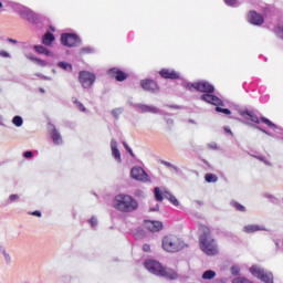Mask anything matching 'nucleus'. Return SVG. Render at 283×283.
<instances>
[{
  "label": "nucleus",
  "instance_id": "46",
  "mask_svg": "<svg viewBox=\"0 0 283 283\" xmlns=\"http://www.w3.org/2000/svg\"><path fill=\"white\" fill-rule=\"evenodd\" d=\"M143 249L146 253H149V251H151V247H149V244H144Z\"/></svg>",
  "mask_w": 283,
  "mask_h": 283
},
{
  "label": "nucleus",
  "instance_id": "29",
  "mask_svg": "<svg viewBox=\"0 0 283 283\" xmlns=\"http://www.w3.org/2000/svg\"><path fill=\"white\" fill-rule=\"evenodd\" d=\"M213 277H216V271L213 270H207L202 274V280H213Z\"/></svg>",
  "mask_w": 283,
  "mask_h": 283
},
{
  "label": "nucleus",
  "instance_id": "54",
  "mask_svg": "<svg viewBox=\"0 0 283 283\" xmlns=\"http://www.w3.org/2000/svg\"><path fill=\"white\" fill-rule=\"evenodd\" d=\"M168 125H174V120L168 119Z\"/></svg>",
  "mask_w": 283,
  "mask_h": 283
},
{
  "label": "nucleus",
  "instance_id": "15",
  "mask_svg": "<svg viewBox=\"0 0 283 283\" xmlns=\"http://www.w3.org/2000/svg\"><path fill=\"white\" fill-rule=\"evenodd\" d=\"M248 21L252 25H262L264 23V17L255 11H250L248 13Z\"/></svg>",
  "mask_w": 283,
  "mask_h": 283
},
{
  "label": "nucleus",
  "instance_id": "38",
  "mask_svg": "<svg viewBox=\"0 0 283 283\" xmlns=\"http://www.w3.org/2000/svg\"><path fill=\"white\" fill-rule=\"evenodd\" d=\"M112 114H113L114 118H118V116H120V114H123V108H114L112 111Z\"/></svg>",
  "mask_w": 283,
  "mask_h": 283
},
{
  "label": "nucleus",
  "instance_id": "8",
  "mask_svg": "<svg viewBox=\"0 0 283 283\" xmlns=\"http://www.w3.org/2000/svg\"><path fill=\"white\" fill-rule=\"evenodd\" d=\"M18 14H20L21 19L29 21V23H39V21H41V15L30 10L28 7H18Z\"/></svg>",
  "mask_w": 283,
  "mask_h": 283
},
{
  "label": "nucleus",
  "instance_id": "40",
  "mask_svg": "<svg viewBox=\"0 0 283 283\" xmlns=\"http://www.w3.org/2000/svg\"><path fill=\"white\" fill-rule=\"evenodd\" d=\"M126 151H128V154L132 156V158H134V151L132 150V148L127 145V143H123Z\"/></svg>",
  "mask_w": 283,
  "mask_h": 283
},
{
  "label": "nucleus",
  "instance_id": "20",
  "mask_svg": "<svg viewBox=\"0 0 283 283\" xmlns=\"http://www.w3.org/2000/svg\"><path fill=\"white\" fill-rule=\"evenodd\" d=\"M160 76H163V78H180V74L178 72L169 69H163L160 71Z\"/></svg>",
  "mask_w": 283,
  "mask_h": 283
},
{
  "label": "nucleus",
  "instance_id": "58",
  "mask_svg": "<svg viewBox=\"0 0 283 283\" xmlns=\"http://www.w3.org/2000/svg\"><path fill=\"white\" fill-rule=\"evenodd\" d=\"M40 92H42V93H43V92H45V90H43V88H40Z\"/></svg>",
  "mask_w": 283,
  "mask_h": 283
},
{
  "label": "nucleus",
  "instance_id": "44",
  "mask_svg": "<svg viewBox=\"0 0 283 283\" xmlns=\"http://www.w3.org/2000/svg\"><path fill=\"white\" fill-rule=\"evenodd\" d=\"M231 271H232V275H238L240 273V268L234 265L232 266Z\"/></svg>",
  "mask_w": 283,
  "mask_h": 283
},
{
  "label": "nucleus",
  "instance_id": "14",
  "mask_svg": "<svg viewBox=\"0 0 283 283\" xmlns=\"http://www.w3.org/2000/svg\"><path fill=\"white\" fill-rule=\"evenodd\" d=\"M144 227L151 233H158V231H163L164 226L160 221L146 220Z\"/></svg>",
  "mask_w": 283,
  "mask_h": 283
},
{
  "label": "nucleus",
  "instance_id": "6",
  "mask_svg": "<svg viewBox=\"0 0 283 283\" xmlns=\"http://www.w3.org/2000/svg\"><path fill=\"white\" fill-rule=\"evenodd\" d=\"M186 88L190 90V91L191 90H197V92H202L203 94H211V95H213V93L216 92V88L213 87V85H211L207 81L188 83L186 85Z\"/></svg>",
  "mask_w": 283,
  "mask_h": 283
},
{
  "label": "nucleus",
  "instance_id": "39",
  "mask_svg": "<svg viewBox=\"0 0 283 283\" xmlns=\"http://www.w3.org/2000/svg\"><path fill=\"white\" fill-rule=\"evenodd\" d=\"M91 227L94 229V227H98V219H96V217H92L90 220H88Z\"/></svg>",
  "mask_w": 283,
  "mask_h": 283
},
{
  "label": "nucleus",
  "instance_id": "22",
  "mask_svg": "<svg viewBox=\"0 0 283 283\" xmlns=\"http://www.w3.org/2000/svg\"><path fill=\"white\" fill-rule=\"evenodd\" d=\"M243 231L245 233H255V231H269V229H265L264 226L248 224L243 228Z\"/></svg>",
  "mask_w": 283,
  "mask_h": 283
},
{
  "label": "nucleus",
  "instance_id": "9",
  "mask_svg": "<svg viewBox=\"0 0 283 283\" xmlns=\"http://www.w3.org/2000/svg\"><path fill=\"white\" fill-rule=\"evenodd\" d=\"M154 193L157 202H163V200H165L166 198L167 200H169V202H171V205H174V207H180V201H178L176 196L171 195V192L167 190L160 192V188L156 187L154 189Z\"/></svg>",
  "mask_w": 283,
  "mask_h": 283
},
{
  "label": "nucleus",
  "instance_id": "53",
  "mask_svg": "<svg viewBox=\"0 0 283 283\" xmlns=\"http://www.w3.org/2000/svg\"><path fill=\"white\" fill-rule=\"evenodd\" d=\"M150 211H158V206L156 208H150Z\"/></svg>",
  "mask_w": 283,
  "mask_h": 283
},
{
  "label": "nucleus",
  "instance_id": "3",
  "mask_svg": "<svg viewBox=\"0 0 283 283\" xmlns=\"http://www.w3.org/2000/svg\"><path fill=\"white\" fill-rule=\"evenodd\" d=\"M145 269L153 275L158 277H167V280H178V273L169 268L163 266L160 262L156 260L148 259L144 263Z\"/></svg>",
  "mask_w": 283,
  "mask_h": 283
},
{
  "label": "nucleus",
  "instance_id": "33",
  "mask_svg": "<svg viewBox=\"0 0 283 283\" xmlns=\"http://www.w3.org/2000/svg\"><path fill=\"white\" fill-rule=\"evenodd\" d=\"M231 205L234 207V209H237V211H247V208L237 201H232Z\"/></svg>",
  "mask_w": 283,
  "mask_h": 283
},
{
  "label": "nucleus",
  "instance_id": "17",
  "mask_svg": "<svg viewBox=\"0 0 283 283\" xmlns=\"http://www.w3.org/2000/svg\"><path fill=\"white\" fill-rule=\"evenodd\" d=\"M140 85L145 92H158V84H156L154 80H144L140 82Z\"/></svg>",
  "mask_w": 283,
  "mask_h": 283
},
{
  "label": "nucleus",
  "instance_id": "25",
  "mask_svg": "<svg viewBox=\"0 0 283 283\" xmlns=\"http://www.w3.org/2000/svg\"><path fill=\"white\" fill-rule=\"evenodd\" d=\"M34 50L35 52H38V54H45V56H52V51L48 50V48L43 45H34Z\"/></svg>",
  "mask_w": 283,
  "mask_h": 283
},
{
  "label": "nucleus",
  "instance_id": "59",
  "mask_svg": "<svg viewBox=\"0 0 283 283\" xmlns=\"http://www.w3.org/2000/svg\"><path fill=\"white\" fill-rule=\"evenodd\" d=\"M0 8H3V3L0 2Z\"/></svg>",
  "mask_w": 283,
  "mask_h": 283
},
{
  "label": "nucleus",
  "instance_id": "31",
  "mask_svg": "<svg viewBox=\"0 0 283 283\" xmlns=\"http://www.w3.org/2000/svg\"><path fill=\"white\" fill-rule=\"evenodd\" d=\"M13 125H15V127H21L23 125V117L21 116H14L12 119Z\"/></svg>",
  "mask_w": 283,
  "mask_h": 283
},
{
  "label": "nucleus",
  "instance_id": "55",
  "mask_svg": "<svg viewBox=\"0 0 283 283\" xmlns=\"http://www.w3.org/2000/svg\"><path fill=\"white\" fill-rule=\"evenodd\" d=\"M265 198H273V195H265Z\"/></svg>",
  "mask_w": 283,
  "mask_h": 283
},
{
  "label": "nucleus",
  "instance_id": "2",
  "mask_svg": "<svg viewBox=\"0 0 283 283\" xmlns=\"http://www.w3.org/2000/svg\"><path fill=\"white\" fill-rule=\"evenodd\" d=\"M201 235L199 238V247L206 255H218V242L211 237V229L201 226Z\"/></svg>",
  "mask_w": 283,
  "mask_h": 283
},
{
  "label": "nucleus",
  "instance_id": "52",
  "mask_svg": "<svg viewBox=\"0 0 283 283\" xmlns=\"http://www.w3.org/2000/svg\"><path fill=\"white\" fill-rule=\"evenodd\" d=\"M0 125H2V126L4 125L3 124V116L2 115H0Z\"/></svg>",
  "mask_w": 283,
  "mask_h": 283
},
{
  "label": "nucleus",
  "instance_id": "32",
  "mask_svg": "<svg viewBox=\"0 0 283 283\" xmlns=\"http://www.w3.org/2000/svg\"><path fill=\"white\" fill-rule=\"evenodd\" d=\"M205 180L206 182H216L218 180V176L214 174H206Z\"/></svg>",
  "mask_w": 283,
  "mask_h": 283
},
{
  "label": "nucleus",
  "instance_id": "12",
  "mask_svg": "<svg viewBox=\"0 0 283 283\" xmlns=\"http://www.w3.org/2000/svg\"><path fill=\"white\" fill-rule=\"evenodd\" d=\"M130 178L138 180L139 182H149V175L145 172V169L140 166H135L130 170Z\"/></svg>",
  "mask_w": 283,
  "mask_h": 283
},
{
  "label": "nucleus",
  "instance_id": "42",
  "mask_svg": "<svg viewBox=\"0 0 283 283\" xmlns=\"http://www.w3.org/2000/svg\"><path fill=\"white\" fill-rule=\"evenodd\" d=\"M0 56L3 59H10V53H8V51H0Z\"/></svg>",
  "mask_w": 283,
  "mask_h": 283
},
{
  "label": "nucleus",
  "instance_id": "43",
  "mask_svg": "<svg viewBox=\"0 0 283 283\" xmlns=\"http://www.w3.org/2000/svg\"><path fill=\"white\" fill-rule=\"evenodd\" d=\"M207 147H208V149H218V144H216V143H209L208 145H207Z\"/></svg>",
  "mask_w": 283,
  "mask_h": 283
},
{
  "label": "nucleus",
  "instance_id": "48",
  "mask_svg": "<svg viewBox=\"0 0 283 283\" xmlns=\"http://www.w3.org/2000/svg\"><path fill=\"white\" fill-rule=\"evenodd\" d=\"M31 216H36V218H41V211H33Z\"/></svg>",
  "mask_w": 283,
  "mask_h": 283
},
{
  "label": "nucleus",
  "instance_id": "37",
  "mask_svg": "<svg viewBox=\"0 0 283 283\" xmlns=\"http://www.w3.org/2000/svg\"><path fill=\"white\" fill-rule=\"evenodd\" d=\"M261 122L264 124V125H268V127H277L275 124H273V122H271L269 118L266 117H261Z\"/></svg>",
  "mask_w": 283,
  "mask_h": 283
},
{
  "label": "nucleus",
  "instance_id": "1",
  "mask_svg": "<svg viewBox=\"0 0 283 283\" xmlns=\"http://www.w3.org/2000/svg\"><path fill=\"white\" fill-rule=\"evenodd\" d=\"M113 207L117 211H120V213H134V211H137L139 203L130 195L119 193L115 196Z\"/></svg>",
  "mask_w": 283,
  "mask_h": 283
},
{
  "label": "nucleus",
  "instance_id": "16",
  "mask_svg": "<svg viewBox=\"0 0 283 283\" xmlns=\"http://www.w3.org/2000/svg\"><path fill=\"white\" fill-rule=\"evenodd\" d=\"M49 132L54 145H63V137L61 136V133L57 132L54 125L49 124Z\"/></svg>",
  "mask_w": 283,
  "mask_h": 283
},
{
  "label": "nucleus",
  "instance_id": "4",
  "mask_svg": "<svg viewBox=\"0 0 283 283\" xmlns=\"http://www.w3.org/2000/svg\"><path fill=\"white\" fill-rule=\"evenodd\" d=\"M161 247L167 253H178L182 251L187 244L185 241L176 234H167L161 240Z\"/></svg>",
  "mask_w": 283,
  "mask_h": 283
},
{
  "label": "nucleus",
  "instance_id": "45",
  "mask_svg": "<svg viewBox=\"0 0 283 283\" xmlns=\"http://www.w3.org/2000/svg\"><path fill=\"white\" fill-rule=\"evenodd\" d=\"M7 41H8V43H12L13 45H17V43H19V41H17L12 38H8Z\"/></svg>",
  "mask_w": 283,
  "mask_h": 283
},
{
  "label": "nucleus",
  "instance_id": "27",
  "mask_svg": "<svg viewBox=\"0 0 283 283\" xmlns=\"http://www.w3.org/2000/svg\"><path fill=\"white\" fill-rule=\"evenodd\" d=\"M160 163H161V165L167 167V169H170V171H174V174L180 172V169L178 168V166H175L174 164H171L169 161H165V160H161Z\"/></svg>",
  "mask_w": 283,
  "mask_h": 283
},
{
  "label": "nucleus",
  "instance_id": "47",
  "mask_svg": "<svg viewBox=\"0 0 283 283\" xmlns=\"http://www.w3.org/2000/svg\"><path fill=\"white\" fill-rule=\"evenodd\" d=\"M24 158H32V151H30V150L25 151Z\"/></svg>",
  "mask_w": 283,
  "mask_h": 283
},
{
  "label": "nucleus",
  "instance_id": "5",
  "mask_svg": "<svg viewBox=\"0 0 283 283\" xmlns=\"http://www.w3.org/2000/svg\"><path fill=\"white\" fill-rule=\"evenodd\" d=\"M201 101H203L205 103H209L210 105H214L216 112L226 114V116H230V114H231V109L222 108V107H224V102H222V99H220L216 95L203 94V95H201Z\"/></svg>",
  "mask_w": 283,
  "mask_h": 283
},
{
  "label": "nucleus",
  "instance_id": "28",
  "mask_svg": "<svg viewBox=\"0 0 283 283\" xmlns=\"http://www.w3.org/2000/svg\"><path fill=\"white\" fill-rule=\"evenodd\" d=\"M57 67H60L61 70H64V72H72V64L67 62H59Z\"/></svg>",
  "mask_w": 283,
  "mask_h": 283
},
{
  "label": "nucleus",
  "instance_id": "26",
  "mask_svg": "<svg viewBox=\"0 0 283 283\" xmlns=\"http://www.w3.org/2000/svg\"><path fill=\"white\" fill-rule=\"evenodd\" d=\"M54 41V34L48 32L42 38L43 45H52V42Z\"/></svg>",
  "mask_w": 283,
  "mask_h": 283
},
{
  "label": "nucleus",
  "instance_id": "36",
  "mask_svg": "<svg viewBox=\"0 0 283 283\" xmlns=\"http://www.w3.org/2000/svg\"><path fill=\"white\" fill-rule=\"evenodd\" d=\"M224 3L230 6V8H238V6H240V2H238V0H224Z\"/></svg>",
  "mask_w": 283,
  "mask_h": 283
},
{
  "label": "nucleus",
  "instance_id": "50",
  "mask_svg": "<svg viewBox=\"0 0 283 283\" xmlns=\"http://www.w3.org/2000/svg\"><path fill=\"white\" fill-rule=\"evenodd\" d=\"M252 127H254L255 129H259L260 132H262V127L258 126V125H252Z\"/></svg>",
  "mask_w": 283,
  "mask_h": 283
},
{
  "label": "nucleus",
  "instance_id": "49",
  "mask_svg": "<svg viewBox=\"0 0 283 283\" xmlns=\"http://www.w3.org/2000/svg\"><path fill=\"white\" fill-rule=\"evenodd\" d=\"M224 132H227V134L233 135V132H231V129H230L229 127H226V128H224Z\"/></svg>",
  "mask_w": 283,
  "mask_h": 283
},
{
  "label": "nucleus",
  "instance_id": "13",
  "mask_svg": "<svg viewBox=\"0 0 283 283\" xmlns=\"http://www.w3.org/2000/svg\"><path fill=\"white\" fill-rule=\"evenodd\" d=\"M133 107L134 109H137V112H139L140 114H163V111L154 105L133 104Z\"/></svg>",
  "mask_w": 283,
  "mask_h": 283
},
{
  "label": "nucleus",
  "instance_id": "57",
  "mask_svg": "<svg viewBox=\"0 0 283 283\" xmlns=\"http://www.w3.org/2000/svg\"><path fill=\"white\" fill-rule=\"evenodd\" d=\"M46 81H52V78H50V77H44Z\"/></svg>",
  "mask_w": 283,
  "mask_h": 283
},
{
  "label": "nucleus",
  "instance_id": "19",
  "mask_svg": "<svg viewBox=\"0 0 283 283\" xmlns=\"http://www.w3.org/2000/svg\"><path fill=\"white\" fill-rule=\"evenodd\" d=\"M112 156L117 160V163H123L120 158V150H118V143L116 139H112L111 142Z\"/></svg>",
  "mask_w": 283,
  "mask_h": 283
},
{
  "label": "nucleus",
  "instance_id": "24",
  "mask_svg": "<svg viewBox=\"0 0 283 283\" xmlns=\"http://www.w3.org/2000/svg\"><path fill=\"white\" fill-rule=\"evenodd\" d=\"M0 253L3 255L6 264H12V256L8 253V250L3 245H0Z\"/></svg>",
  "mask_w": 283,
  "mask_h": 283
},
{
  "label": "nucleus",
  "instance_id": "23",
  "mask_svg": "<svg viewBox=\"0 0 283 283\" xmlns=\"http://www.w3.org/2000/svg\"><path fill=\"white\" fill-rule=\"evenodd\" d=\"M25 57L29 61H32L33 63H35L36 65H39L40 67H45V65H48V62L36 57L34 54H27Z\"/></svg>",
  "mask_w": 283,
  "mask_h": 283
},
{
  "label": "nucleus",
  "instance_id": "21",
  "mask_svg": "<svg viewBox=\"0 0 283 283\" xmlns=\"http://www.w3.org/2000/svg\"><path fill=\"white\" fill-rule=\"evenodd\" d=\"M240 115L243 116V118H247V120H251L252 123L260 124V118L256 117L255 114L251 111H240Z\"/></svg>",
  "mask_w": 283,
  "mask_h": 283
},
{
  "label": "nucleus",
  "instance_id": "11",
  "mask_svg": "<svg viewBox=\"0 0 283 283\" xmlns=\"http://www.w3.org/2000/svg\"><path fill=\"white\" fill-rule=\"evenodd\" d=\"M61 42L66 48H76V45H81V38L74 33H63Z\"/></svg>",
  "mask_w": 283,
  "mask_h": 283
},
{
  "label": "nucleus",
  "instance_id": "30",
  "mask_svg": "<svg viewBox=\"0 0 283 283\" xmlns=\"http://www.w3.org/2000/svg\"><path fill=\"white\" fill-rule=\"evenodd\" d=\"M72 103L80 109V112H87V108L76 97H72Z\"/></svg>",
  "mask_w": 283,
  "mask_h": 283
},
{
  "label": "nucleus",
  "instance_id": "7",
  "mask_svg": "<svg viewBox=\"0 0 283 283\" xmlns=\"http://www.w3.org/2000/svg\"><path fill=\"white\" fill-rule=\"evenodd\" d=\"M250 273H252V275H254V277H258V280H261V282L274 283L273 272H266L261 266L253 265L252 268H250Z\"/></svg>",
  "mask_w": 283,
  "mask_h": 283
},
{
  "label": "nucleus",
  "instance_id": "56",
  "mask_svg": "<svg viewBox=\"0 0 283 283\" xmlns=\"http://www.w3.org/2000/svg\"><path fill=\"white\" fill-rule=\"evenodd\" d=\"M170 107L174 108V109H178V106L170 105Z\"/></svg>",
  "mask_w": 283,
  "mask_h": 283
},
{
  "label": "nucleus",
  "instance_id": "34",
  "mask_svg": "<svg viewBox=\"0 0 283 283\" xmlns=\"http://www.w3.org/2000/svg\"><path fill=\"white\" fill-rule=\"evenodd\" d=\"M94 49L91 46H84L80 50V54H93Z\"/></svg>",
  "mask_w": 283,
  "mask_h": 283
},
{
  "label": "nucleus",
  "instance_id": "41",
  "mask_svg": "<svg viewBox=\"0 0 283 283\" xmlns=\"http://www.w3.org/2000/svg\"><path fill=\"white\" fill-rule=\"evenodd\" d=\"M258 159L261 160V163H264V165H266L268 167H271V164L269 163V160L265 159L263 156H259Z\"/></svg>",
  "mask_w": 283,
  "mask_h": 283
},
{
  "label": "nucleus",
  "instance_id": "51",
  "mask_svg": "<svg viewBox=\"0 0 283 283\" xmlns=\"http://www.w3.org/2000/svg\"><path fill=\"white\" fill-rule=\"evenodd\" d=\"M263 134H266L268 136H271V133L266 132L265 129H261Z\"/></svg>",
  "mask_w": 283,
  "mask_h": 283
},
{
  "label": "nucleus",
  "instance_id": "10",
  "mask_svg": "<svg viewBox=\"0 0 283 283\" xmlns=\"http://www.w3.org/2000/svg\"><path fill=\"white\" fill-rule=\"evenodd\" d=\"M80 83L84 90H90L92 85L96 82V75L88 71H82L78 75Z\"/></svg>",
  "mask_w": 283,
  "mask_h": 283
},
{
  "label": "nucleus",
  "instance_id": "35",
  "mask_svg": "<svg viewBox=\"0 0 283 283\" xmlns=\"http://www.w3.org/2000/svg\"><path fill=\"white\" fill-rule=\"evenodd\" d=\"M19 195H10L7 200V205H12V202H19Z\"/></svg>",
  "mask_w": 283,
  "mask_h": 283
},
{
  "label": "nucleus",
  "instance_id": "18",
  "mask_svg": "<svg viewBox=\"0 0 283 283\" xmlns=\"http://www.w3.org/2000/svg\"><path fill=\"white\" fill-rule=\"evenodd\" d=\"M108 76H111L112 78H115L116 81L123 82L125 81V78H127V74H125V72L114 67L108 70Z\"/></svg>",
  "mask_w": 283,
  "mask_h": 283
}]
</instances>
